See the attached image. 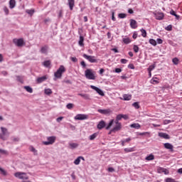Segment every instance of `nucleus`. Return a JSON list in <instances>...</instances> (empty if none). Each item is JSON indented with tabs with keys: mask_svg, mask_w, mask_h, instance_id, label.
<instances>
[{
	"mask_svg": "<svg viewBox=\"0 0 182 182\" xmlns=\"http://www.w3.org/2000/svg\"><path fill=\"white\" fill-rule=\"evenodd\" d=\"M158 173H164L166 175H168L170 173V171L167 168L159 167L157 169Z\"/></svg>",
	"mask_w": 182,
	"mask_h": 182,
	"instance_id": "9b49d317",
	"label": "nucleus"
},
{
	"mask_svg": "<svg viewBox=\"0 0 182 182\" xmlns=\"http://www.w3.org/2000/svg\"><path fill=\"white\" fill-rule=\"evenodd\" d=\"M145 160H147L148 161H150L151 160H154V155L151 154L150 155H149L148 156H146L145 158Z\"/></svg>",
	"mask_w": 182,
	"mask_h": 182,
	"instance_id": "c756f323",
	"label": "nucleus"
},
{
	"mask_svg": "<svg viewBox=\"0 0 182 182\" xmlns=\"http://www.w3.org/2000/svg\"><path fill=\"white\" fill-rule=\"evenodd\" d=\"M120 62L123 65H126V63H127L128 60L127 59L122 58V59L120 60Z\"/></svg>",
	"mask_w": 182,
	"mask_h": 182,
	"instance_id": "864d4df0",
	"label": "nucleus"
},
{
	"mask_svg": "<svg viewBox=\"0 0 182 182\" xmlns=\"http://www.w3.org/2000/svg\"><path fill=\"white\" fill-rule=\"evenodd\" d=\"M46 79H48V77H46V75H44L43 77H40L37 78L36 82H37V83H42L43 82H45V80H46Z\"/></svg>",
	"mask_w": 182,
	"mask_h": 182,
	"instance_id": "a211bd4d",
	"label": "nucleus"
},
{
	"mask_svg": "<svg viewBox=\"0 0 182 182\" xmlns=\"http://www.w3.org/2000/svg\"><path fill=\"white\" fill-rule=\"evenodd\" d=\"M83 58L85 59H87V60L90 61V63H97V60L96 59V57L92 55H87L86 54H83Z\"/></svg>",
	"mask_w": 182,
	"mask_h": 182,
	"instance_id": "423d86ee",
	"label": "nucleus"
},
{
	"mask_svg": "<svg viewBox=\"0 0 182 182\" xmlns=\"http://www.w3.org/2000/svg\"><path fill=\"white\" fill-rule=\"evenodd\" d=\"M66 107H67V109H73V104L69 103L67 105Z\"/></svg>",
	"mask_w": 182,
	"mask_h": 182,
	"instance_id": "603ef678",
	"label": "nucleus"
},
{
	"mask_svg": "<svg viewBox=\"0 0 182 182\" xmlns=\"http://www.w3.org/2000/svg\"><path fill=\"white\" fill-rule=\"evenodd\" d=\"M85 77L89 80H95L96 79V75H95L92 69H87L85 71Z\"/></svg>",
	"mask_w": 182,
	"mask_h": 182,
	"instance_id": "7ed1b4c3",
	"label": "nucleus"
},
{
	"mask_svg": "<svg viewBox=\"0 0 182 182\" xmlns=\"http://www.w3.org/2000/svg\"><path fill=\"white\" fill-rule=\"evenodd\" d=\"M70 59L72 62H74V63H76V62H77V59L76 58V57H71Z\"/></svg>",
	"mask_w": 182,
	"mask_h": 182,
	"instance_id": "6e6d98bb",
	"label": "nucleus"
},
{
	"mask_svg": "<svg viewBox=\"0 0 182 182\" xmlns=\"http://www.w3.org/2000/svg\"><path fill=\"white\" fill-rule=\"evenodd\" d=\"M45 93H46V95H52V90H50V89H46L45 90Z\"/></svg>",
	"mask_w": 182,
	"mask_h": 182,
	"instance_id": "de8ad7c7",
	"label": "nucleus"
},
{
	"mask_svg": "<svg viewBox=\"0 0 182 182\" xmlns=\"http://www.w3.org/2000/svg\"><path fill=\"white\" fill-rule=\"evenodd\" d=\"M154 68H156L155 65H150L148 68V72H151V70H153L154 69Z\"/></svg>",
	"mask_w": 182,
	"mask_h": 182,
	"instance_id": "09e8293b",
	"label": "nucleus"
},
{
	"mask_svg": "<svg viewBox=\"0 0 182 182\" xmlns=\"http://www.w3.org/2000/svg\"><path fill=\"white\" fill-rule=\"evenodd\" d=\"M46 141H43V144L45 146H49L50 144H53L56 141V136H49L47 138Z\"/></svg>",
	"mask_w": 182,
	"mask_h": 182,
	"instance_id": "39448f33",
	"label": "nucleus"
},
{
	"mask_svg": "<svg viewBox=\"0 0 182 182\" xmlns=\"http://www.w3.org/2000/svg\"><path fill=\"white\" fill-rule=\"evenodd\" d=\"M130 127H132V129H140L141 126H140V124L139 123H135V124H132L130 125Z\"/></svg>",
	"mask_w": 182,
	"mask_h": 182,
	"instance_id": "a878e982",
	"label": "nucleus"
},
{
	"mask_svg": "<svg viewBox=\"0 0 182 182\" xmlns=\"http://www.w3.org/2000/svg\"><path fill=\"white\" fill-rule=\"evenodd\" d=\"M178 173H179V174H182V168L178 169Z\"/></svg>",
	"mask_w": 182,
	"mask_h": 182,
	"instance_id": "774afa93",
	"label": "nucleus"
},
{
	"mask_svg": "<svg viewBox=\"0 0 182 182\" xmlns=\"http://www.w3.org/2000/svg\"><path fill=\"white\" fill-rule=\"evenodd\" d=\"M90 88L93 89V90H96L97 93L100 95V96H105V92L100 89H99L95 85H90Z\"/></svg>",
	"mask_w": 182,
	"mask_h": 182,
	"instance_id": "9d476101",
	"label": "nucleus"
},
{
	"mask_svg": "<svg viewBox=\"0 0 182 182\" xmlns=\"http://www.w3.org/2000/svg\"><path fill=\"white\" fill-rule=\"evenodd\" d=\"M3 10L5 12L6 15H9V9H8V7L4 6Z\"/></svg>",
	"mask_w": 182,
	"mask_h": 182,
	"instance_id": "37998d69",
	"label": "nucleus"
},
{
	"mask_svg": "<svg viewBox=\"0 0 182 182\" xmlns=\"http://www.w3.org/2000/svg\"><path fill=\"white\" fill-rule=\"evenodd\" d=\"M0 153L1 154H8V151H6V150H4V149H0Z\"/></svg>",
	"mask_w": 182,
	"mask_h": 182,
	"instance_id": "4d7b16f0",
	"label": "nucleus"
},
{
	"mask_svg": "<svg viewBox=\"0 0 182 182\" xmlns=\"http://www.w3.org/2000/svg\"><path fill=\"white\" fill-rule=\"evenodd\" d=\"M166 31H173V26L168 25L165 28Z\"/></svg>",
	"mask_w": 182,
	"mask_h": 182,
	"instance_id": "8fccbe9b",
	"label": "nucleus"
},
{
	"mask_svg": "<svg viewBox=\"0 0 182 182\" xmlns=\"http://www.w3.org/2000/svg\"><path fill=\"white\" fill-rule=\"evenodd\" d=\"M123 117H124V116H123V114H118L116 117V119H115V123H119V121L121 119H123Z\"/></svg>",
	"mask_w": 182,
	"mask_h": 182,
	"instance_id": "7c9ffc66",
	"label": "nucleus"
},
{
	"mask_svg": "<svg viewBox=\"0 0 182 182\" xmlns=\"http://www.w3.org/2000/svg\"><path fill=\"white\" fill-rule=\"evenodd\" d=\"M123 42L126 45H129V43H130V42H132V41L130 40V38H123Z\"/></svg>",
	"mask_w": 182,
	"mask_h": 182,
	"instance_id": "4c0bfd02",
	"label": "nucleus"
},
{
	"mask_svg": "<svg viewBox=\"0 0 182 182\" xmlns=\"http://www.w3.org/2000/svg\"><path fill=\"white\" fill-rule=\"evenodd\" d=\"M156 79H158V78L155 77L151 80V83H152V85H158V83H159V80Z\"/></svg>",
	"mask_w": 182,
	"mask_h": 182,
	"instance_id": "e433bc0d",
	"label": "nucleus"
},
{
	"mask_svg": "<svg viewBox=\"0 0 182 182\" xmlns=\"http://www.w3.org/2000/svg\"><path fill=\"white\" fill-rule=\"evenodd\" d=\"M69 146H70V149H77V147L79 146V144L76 143H70Z\"/></svg>",
	"mask_w": 182,
	"mask_h": 182,
	"instance_id": "393cba45",
	"label": "nucleus"
},
{
	"mask_svg": "<svg viewBox=\"0 0 182 182\" xmlns=\"http://www.w3.org/2000/svg\"><path fill=\"white\" fill-rule=\"evenodd\" d=\"M80 64H81V66H82V68H86V63H85V61H82Z\"/></svg>",
	"mask_w": 182,
	"mask_h": 182,
	"instance_id": "0e129e2a",
	"label": "nucleus"
},
{
	"mask_svg": "<svg viewBox=\"0 0 182 182\" xmlns=\"http://www.w3.org/2000/svg\"><path fill=\"white\" fill-rule=\"evenodd\" d=\"M123 100H132V95L124 94L123 95Z\"/></svg>",
	"mask_w": 182,
	"mask_h": 182,
	"instance_id": "5701e85b",
	"label": "nucleus"
},
{
	"mask_svg": "<svg viewBox=\"0 0 182 182\" xmlns=\"http://www.w3.org/2000/svg\"><path fill=\"white\" fill-rule=\"evenodd\" d=\"M49 48V47H48V46H44L43 47H41V53H48V49Z\"/></svg>",
	"mask_w": 182,
	"mask_h": 182,
	"instance_id": "4be33fe9",
	"label": "nucleus"
},
{
	"mask_svg": "<svg viewBox=\"0 0 182 182\" xmlns=\"http://www.w3.org/2000/svg\"><path fill=\"white\" fill-rule=\"evenodd\" d=\"M16 5V1H15V0H10L9 1V8L11 9H14V8H15Z\"/></svg>",
	"mask_w": 182,
	"mask_h": 182,
	"instance_id": "412c9836",
	"label": "nucleus"
},
{
	"mask_svg": "<svg viewBox=\"0 0 182 182\" xmlns=\"http://www.w3.org/2000/svg\"><path fill=\"white\" fill-rule=\"evenodd\" d=\"M65 72L66 68H65V66L60 65L57 71L54 73V80H57V79H62V76Z\"/></svg>",
	"mask_w": 182,
	"mask_h": 182,
	"instance_id": "f257e3e1",
	"label": "nucleus"
},
{
	"mask_svg": "<svg viewBox=\"0 0 182 182\" xmlns=\"http://www.w3.org/2000/svg\"><path fill=\"white\" fill-rule=\"evenodd\" d=\"M132 106L135 108V109H140V105H139V102H134L132 104Z\"/></svg>",
	"mask_w": 182,
	"mask_h": 182,
	"instance_id": "a18cd8bd",
	"label": "nucleus"
},
{
	"mask_svg": "<svg viewBox=\"0 0 182 182\" xmlns=\"http://www.w3.org/2000/svg\"><path fill=\"white\" fill-rule=\"evenodd\" d=\"M149 43L151 45H153V46H157V41H156V40L151 38L149 39Z\"/></svg>",
	"mask_w": 182,
	"mask_h": 182,
	"instance_id": "2f4dec72",
	"label": "nucleus"
},
{
	"mask_svg": "<svg viewBox=\"0 0 182 182\" xmlns=\"http://www.w3.org/2000/svg\"><path fill=\"white\" fill-rule=\"evenodd\" d=\"M105 126H106V123H105V121H101L97 124V129L101 130V129H103V127H105Z\"/></svg>",
	"mask_w": 182,
	"mask_h": 182,
	"instance_id": "aec40b11",
	"label": "nucleus"
},
{
	"mask_svg": "<svg viewBox=\"0 0 182 182\" xmlns=\"http://www.w3.org/2000/svg\"><path fill=\"white\" fill-rule=\"evenodd\" d=\"M14 177L19 178L20 180H28L29 176L26 174V173L23 172H16L14 173Z\"/></svg>",
	"mask_w": 182,
	"mask_h": 182,
	"instance_id": "20e7f679",
	"label": "nucleus"
},
{
	"mask_svg": "<svg viewBox=\"0 0 182 182\" xmlns=\"http://www.w3.org/2000/svg\"><path fill=\"white\" fill-rule=\"evenodd\" d=\"M115 127L110 130L109 134L110 133H116V132H119L120 130H122V123L120 122H115Z\"/></svg>",
	"mask_w": 182,
	"mask_h": 182,
	"instance_id": "6e6552de",
	"label": "nucleus"
},
{
	"mask_svg": "<svg viewBox=\"0 0 182 182\" xmlns=\"http://www.w3.org/2000/svg\"><path fill=\"white\" fill-rule=\"evenodd\" d=\"M122 72V70L120 68H116L115 69V73H120Z\"/></svg>",
	"mask_w": 182,
	"mask_h": 182,
	"instance_id": "69168bd1",
	"label": "nucleus"
},
{
	"mask_svg": "<svg viewBox=\"0 0 182 182\" xmlns=\"http://www.w3.org/2000/svg\"><path fill=\"white\" fill-rule=\"evenodd\" d=\"M80 160H83V161H85V158L83 156H78L74 161V164H75V166H79V164H80Z\"/></svg>",
	"mask_w": 182,
	"mask_h": 182,
	"instance_id": "ddd939ff",
	"label": "nucleus"
},
{
	"mask_svg": "<svg viewBox=\"0 0 182 182\" xmlns=\"http://www.w3.org/2000/svg\"><path fill=\"white\" fill-rule=\"evenodd\" d=\"M113 123H114V119H112L107 127H106L107 130H109L111 126H113Z\"/></svg>",
	"mask_w": 182,
	"mask_h": 182,
	"instance_id": "ea45409f",
	"label": "nucleus"
},
{
	"mask_svg": "<svg viewBox=\"0 0 182 182\" xmlns=\"http://www.w3.org/2000/svg\"><path fill=\"white\" fill-rule=\"evenodd\" d=\"M164 18V14L163 13H157L155 14V18L158 21H161Z\"/></svg>",
	"mask_w": 182,
	"mask_h": 182,
	"instance_id": "f8f14e48",
	"label": "nucleus"
},
{
	"mask_svg": "<svg viewBox=\"0 0 182 182\" xmlns=\"http://www.w3.org/2000/svg\"><path fill=\"white\" fill-rule=\"evenodd\" d=\"M26 12L28 14V15H33V14H35V10L34 9L26 10Z\"/></svg>",
	"mask_w": 182,
	"mask_h": 182,
	"instance_id": "49530a36",
	"label": "nucleus"
},
{
	"mask_svg": "<svg viewBox=\"0 0 182 182\" xmlns=\"http://www.w3.org/2000/svg\"><path fill=\"white\" fill-rule=\"evenodd\" d=\"M170 14H171V15H173V16H176V19H180V16L177 15V14H176V11H174V10H171V11H170Z\"/></svg>",
	"mask_w": 182,
	"mask_h": 182,
	"instance_id": "473e14b6",
	"label": "nucleus"
},
{
	"mask_svg": "<svg viewBox=\"0 0 182 182\" xmlns=\"http://www.w3.org/2000/svg\"><path fill=\"white\" fill-rule=\"evenodd\" d=\"M108 171L109 173H113V171H114V168H113L112 167H109L108 168Z\"/></svg>",
	"mask_w": 182,
	"mask_h": 182,
	"instance_id": "052dcab7",
	"label": "nucleus"
},
{
	"mask_svg": "<svg viewBox=\"0 0 182 182\" xmlns=\"http://www.w3.org/2000/svg\"><path fill=\"white\" fill-rule=\"evenodd\" d=\"M83 42H85V38H83V36H80V40L78 41V45L81 48H83V46H85V43Z\"/></svg>",
	"mask_w": 182,
	"mask_h": 182,
	"instance_id": "dca6fc26",
	"label": "nucleus"
},
{
	"mask_svg": "<svg viewBox=\"0 0 182 182\" xmlns=\"http://www.w3.org/2000/svg\"><path fill=\"white\" fill-rule=\"evenodd\" d=\"M130 26L132 29H136L137 28V21L136 20H130Z\"/></svg>",
	"mask_w": 182,
	"mask_h": 182,
	"instance_id": "4468645a",
	"label": "nucleus"
},
{
	"mask_svg": "<svg viewBox=\"0 0 182 182\" xmlns=\"http://www.w3.org/2000/svg\"><path fill=\"white\" fill-rule=\"evenodd\" d=\"M87 115L84 114H78L75 117V120H86Z\"/></svg>",
	"mask_w": 182,
	"mask_h": 182,
	"instance_id": "1a4fd4ad",
	"label": "nucleus"
},
{
	"mask_svg": "<svg viewBox=\"0 0 182 182\" xmlns=\"http://www.w3.org/2000/svg\"><path fill=\"white\" fill-rule=\"evenodd\" d=\"M0 171L3 176H6V171H5L4 168L0 167Z\"/></svg>",
	"mask_w": 182,
	"mask_h": 182,
	"instance_id": "3c124183",
	"label": "nucleus"
},
{
	"mask_svg": "<svg viewBox=\"0 0 182 182\" xmlns=\"http://www.w3.org/2000/svg\"><path fill=\"white\" fill-rule=\"evenodd\" d=\"M119 18H120V19H124V18H126L127 16V15L126 14H119L118 15Z\"/></svg>",
	"mask_w": 182,
	"mask_h": 182,
	"instance_id": "a19ab883",
	"label": "nucleus"
},
{
	"mask_svg": "<svg viewBox=\"0 0 182 182\" xmlns=\"http://www.w3.org/2000/svg\"><path fill=\"white\" fill-rule=\"evenodd\" d=\"M78 96H81V97H83L85 100H89L90 99V97L87 94H78Z\"/></svg>",
	"mask_w": 182,
	"mask_h": 182,
	"instance_id": "bb28decb",
	"label": "nucleus"
},
{
	"mask_svg": "<svg viewBox=\"0 0 182 182\" xmlns=\"http://www.w3.org/2000/svg\"><path fill=\"white\" fill-rule=\"evenodd\" d=\"M141 36H143V38H146L147 37V32L144 29H141Z\"/></svg>",
	"mask_w": 182,
	"mask_h": 182,
	"instance_id": "f704fd0d",
	"label": "nucleus"
},
{
	"mask_svg": "<svg viewBox=\"0 0 182 182\" xmlns=\"http://www.w3.org/2000/svg\"><path fill=\"white\" fill-rule=\"evenodd\" d=\"M139 46L134 45V47H133V50H134V52H135V53H137L139 50Z\"/></svg>",
	"mask_w": 182,
	"mask_h": 182,
	"instance_id": "c03bdc74",
	"label": "nucleus"
},
{
	"mask_svg": "<svg viewBox=\"0 0 182 182\" xmlns=\"http://www.w3.org/2000/svg\"><path fill=\"white\" fill-rule=\"evenodd\" d=\"M24 89L28 92V93H33V90L30 86H25Z\"/></svg>",
	"mask_w": 182,
	"mask_h": 182,
	"instance_id": "c85d7f7f",
	"label": "nucleus"
},
{
	"mask_svg": "<svg viewBox=\"0 0 182 182\" xmlns=\"http://www.w3.org/2000/svg\"><path fill=\"white\" fill-rule=\"evenodd\" d=\"M97 137V133H94L93 134L90 136V140H95Z\"/></svg>",
	"mask_w": 182,
	"mask_h": 182,
	"instance_id": "58836bf2",
	"label": "nucleus"
},
{
	"mask_svg": "<svg viewBox=\"0 0 182 182\" xmlns=\"http://www.w3.org/2000/svg\"><path fill=\"white\" fill-rule=\"evenodd\" d=\"M13 43H15L16 46L21 47L25 45V42L23 41V38H14L13 39Z\"/></svg>",
	"mask_w": 182,
	"mask_h": 182,
	"instance_id": "0eeeda50",
	"label": "nucleus"
},
{
	"mask_svg": "<svg viewBox=\"0 0 182 182\" xmlns=\"http://www.w3.org/2000/svg\"><path fill=\"white\" fill-rule=\"evenodd\" d=\"M68 5L70 11H73V8H75V0H68Z\"/></svg>",
	"mask_w": 182,
	"mask_h": 182,
	"instance_id": "6ab92c4d",
	"label": "nucleus"
},
{
	"mask_svg": "<svg viewBox=\"0 0 182 182\" xmlns=\"http://www.w3.org/2000/svg\"><path fill=\"white\" fill-rule=\"evenodd\" d=\"M62 120H63V117H60L57 118V122L58 123L62 122Z\"/></svg>",
	"mask_w": 182,
	"mask_h": 182,
	"instance_id": "680f3d73",
	"label": "nucleus"
},
{
	"mask_svg": "<svg viewBox=\"0 0 182 182\" xmlns=\"http://www.w3.org/2000/svg\"><path fill=\"white\" fill-rule=\"evenodd\" d=\"M1 133L0 134V139L1 140L5 141L8 140V137H9V132L8 131V129L1 127Z\"/></svg>",
	"mask_w": 182,
	"mask_h": 182,
	"instance_id": "f03ea898",
	"label": "nucleus"
},
{
	"mask_svg": "<svg viewBox=\"0 0 182 182\" xmlns=\"http://www.w3.org/2000/svg\"><path fill=\"white\" fill-rule=\"evenodd\" d=\"M164 146L165 149H167L168 150H173V146L170 143H166Z\"/></svg>",
	"mask_w": 182,
	"mask_h": 182,
	"instance_id": "b1692460",
	"label": "nucleus"
},
{
	"mask_svg": "<svg viewBox=\"0 0 182 182\" xmlns=\"http://www.w3.org/2000/svg\"><path fill=\"white\" fill-rule=\"evenodd\" d=\"M51 62H50V60H46V61H44L43 63V66H45V68H49V66H50V65H51Z\"/></svg>",
	"mask_w": 182,
	"mask_h": 182,
	"instance_id": "cd10ccee",
	"label": "nucleus"
},
{
	"mask_svg": "<svg viewBox=\"0 0 182 182\" xmlns=\"http://www.w3.org/2000/svg\"><path fill=\"white\" fill-rule=\"evenodd\" d=\"M133 39H137V33L134 32L132 36Z\"/></svg>",
	"mask_w": 182,
	"mask_h": 182,
	"instance_id": "bf43d9fd",
	"label": "nucleus"
},
{
	"mask_svg": "<svg viewBox=\"0 0 182 182\" xmlns=\"http://www.w3.org/2000/svg\"><path fill=\"white\" fill-rule=\"evenodd\" d=\"M112 20L114 22L116 21V17H114V11L112 12Z\"/></svg>",
	"mask_w": 182,
	"mask_h": 182,
	"instance_id": "5fc2aeb1",
	"label": "nucleus"
},
{
	"mask_svg": "<svg viewBox=\"0 0 182 182\" xmlns=\"http://www.w3.org/2000/svg\"><path fill=\"white\" fill-rule=\"evenodd\" d=\"M159 137H161L162 139H170V135L167 134L166 133H164V132L159 133Z\"/></svg>",
	"mask_w": 182,
	"mask_h": 182,
	"instance_id": "2eb2a0df",
	"label": "nucleus"
},
{
	"mask_svg": "<svg viewBox=\"0 0 182 182\" xmlns=\"http://www.w3.org/2000/svg\"><path fill=\"white\" fill-rule=\"evenodd\" d=\"M110 109H98L97 112L100 113L101 114H109L110 113Z\"/></svg>",
	"mask_w": 182,
	"mask_h": 182,
	"instance_id": "f3484780",
	"label": "nucleus"
},
{
	"mask_svg": "<svg viewBox=\"0 0 182 182\" xmlns=\"http://www.w3.org/2000/svg\"><path fill=\"white\" fill-rule=\"evenodd\" d=\"M172 62H173V65H178L179 60L177 58H174L172 59Z\"/></svg>",
	"mask_w": 182,
	"mask_h": 182,
	"instance_id": "79ce46f5",
	"label": "nucleus"
},
{
	"mask_svg": "<svg viewBox=\"0 0 182 182\" xmlns=\"http://www.w3.org/2000/svg\"><path fill=\"white\" fill-rule=\"evenodd\" d=\"M65 83H67L68 85H72V81L70 80H67L64 81Z\"/></svg>",
	"mask_w": 182,
	"mask_h": 182,
	"instance_id": "e2e57ef3",
	"label": "nucleus"
},
{
	"mask_svg": "<svg viewBox=\"0 0 182 182\" xmlns=\"http://www.w3.org/2000/svg\"><path fill=\"white\" fill-rule=\"evenodd\" d=\"M30 151H32V153H34V154H38V151L32 146H29Z\"/></svg>",
	"mask_w": 182,
	"mask_h": 182,
	"instance_id": "c9c22d12",
	"label": "nucleus"
},
{
	"mask_svg": "<svg viewBox=\"0 0 182 182\" xmlns=\"http://www.w3.org/2000/svg\"><path fill=\"white\" fill-rule=\"evenodd\" d=\"M103 73H105V69L101 68V69L100 70V75H103Z\"/></svg>",
	"mask_w": 182,
	"mask_h": 182,
	"instance_id": "338daca9",
	"label": "nucleus"
},
{
	"mask_svg": "<svg viewBox=\"0 0 182 182\" xmlns=\"http://www.w3.org/2000/svg\"><path fill=\"white\" fill-rule=\"evenodd\" d=\"M156 41L159 45H161V43H163V40H161V38H157Z\"/></svg>",
	"mask_w": 182,
	"mask_h": 182,
	"instance_id": "13d9d810",
	"label": "nucleus"
},
{
	"mask_svg": "<svg viewBox=\"0 0 182 182\" xmlns=\"http://www.w3.org/2000/svg\"><path fill=\"white\" fill-rule=\"evenodd\" d=\"M124 151L125 153H132V151H134V148H125Z\"/></svg>",
	"mask_w": 182,
	"mask_h": 182,
	"instance_id": "72a5a7b5",
	"label": "nucleus"
}]
</instances>
